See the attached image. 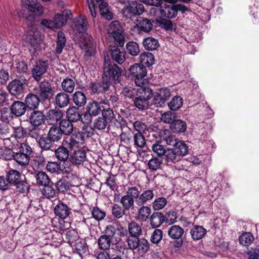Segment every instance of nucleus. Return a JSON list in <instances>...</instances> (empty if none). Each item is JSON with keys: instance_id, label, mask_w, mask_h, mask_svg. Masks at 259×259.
I'll use <instances>...</instances> for the list:
<instances>
[{"instance_id": "23", "label": "nucleus", "mask_w": 259, "mask_h": 259, "mask_svg": "<svg viewBox=\"0 0 259 259\" xmlns=\"http://www.w3.org/2000/svg\"><path fill=\"white\" fill-rule=\"evenodd\" d=\"M40 101L41 100H40L36 94H29L26 97L24 103L26 107L34 110L37 109Z\"/></svg>"}, {"instance_id": "37", "label": "nucleus", "mask_w": 259, "mask_h": 259, "mask_svg": "<svg viewBox=\"0 0 259 259\" xmlns=\"http://www.w3.org/2000/svg\"><path fill=\"white\" fill-rule=\"evenodd\" d=\"M36 184L39 186H44L49 184L50 179L48 175L44 171H39L34 174Z\"/></svg>"}, {"instance_id": "63", "label": "nucleus", "mask_w": 259, "mask_h": 259, "mask_svg": "<svg viewBox=\"0 0 259 259\" xmlns=\"http://www.w3.org/2000/svg\"><path fill=\"white\" fill-rule=\"evenodd\" d=\"M167 202V200L164 197H158L153 201L152 203L153 208L155 210H160L164 207Z\"/></svg>"}, {"instance_id": "20", "label": "nucleus", "mask_w": 259, "mask_h": 259, "mask_svg": "<svg viewBox=\"0 0 259 259\" xmlns=\"http://www.w3.org/2000/svg\"><path fill=\"white\" fill-rule=\"evenodd\" d=\"M70 15L69 10H65L61 14H57L53 18L57 29L60 28L65 25L69 19Z\"/></svg>"}, {"instance_id": "36", "label": "nucleus", "mask_w": 259, "mask_h": 259, "mask_svg": "<svg viewBox=\"0 0 259 259\" xmlns=\"http://www.w3.org/2000/svg\"><path fill=\"white\" fill-rule=\"evenodd\" d=\"M164 215L160 212L153 213L150 218V224L154 228L159 227L164 221Z\"/></svg>"}, {"instance_id": "46", "label": "nucleus", "mask_w": 259, "mask_h": 259, "mask_svg": "<svg viewBox=\"0 0 259 259\" xmlns=\"http://www.w3.org/2000/svg\"><path fill=\"white\" fill-rule=\"evenodd\" d=\"M172 131L176 133H182L186 131L187 125L185 121L181 120H174L170 124Z\"/></svg>"}, {"instance_id": "27", "label": "nucleus", "mask_w": 259, "mask_h": 259, "mask_svg": "<svg viewBox=\"0 0 259 259\" xmlns=\"http://www.w3.org/2000/svg\"><path fill=\"white\" fill-rule=\"evenodd\" d=\"M26 109V107L25 103L19 101H14L11 106V110L14 116L17 117H19L24 114Z\"/></svg>"}, {"instance_id": "15", "label": "nucleus", "mask_w": 259, "mask_h": 259, "mask_svg": "<svg viewBox=\"0 0 259 259\" xmlns=\"http://www.w3.org/2000/svg\"><path fill=\"white\" fill-rule=\"evenodd\" d=\"M164 156V160L167 165L175 166L182 160L181 157L176 153V150L172 148L166 149Z\"/></svg>"}, {"instance_id": "24", "label": "nucleus", "mask_w": 259, "mask_h": 259, "mask_svg": "<svg viewBox=\"0 0 259 259\" xmlns=\"http://www.w3.org/2000/svg\"><path fill=\"white\" fill-rule=\"evenodd\" d=\"M54 212L56 215L60 219H65L69 216L70 209L66 204L60 203L55 206Z\"/></svg>"}, {"instance_id": "12", "label": "nucleus", "mask_w": 259, "mask_h": 259, "mask_svg": "<svg viewBox=\"0 0 259 259\" xmlns=\"http://www.w3.org/2000/svg\"><path fill=\"white\" fill-rule=\"evenodd\" d=\"M153 28L151 21L143 17H140L137 20V22L133 26V29L138 33L142 32H149Z\"/></svg>"}, {"instance_id": "61", "label": "nucleus", "mask_w": 259, "mask_h": 259, "mask_svg": "<svg viewBox=\"0 0 259 259\" xmlns=\"http://www.w3.org/2000/svg\"><path fill=\"white\" fill-rule=\"evenodd\" d=\"M138 94V89H135L131 87H125L123 89L121 92V94L126 98L132 99L133 100L137 96Z\"/></svg>"}, {"instance_id": "51", "label": "nucleus", "mask_w": 259, "mask_h": 259, "mask_svg": "<svg viewBox=\"0 0 259 259\" xmlns=\"http://www.w3.org/2000/svg\"><path fill=\"white\" fill-rule=\"evenodd\" d=\"M44 129L43 126H32L31 127L28 128L27 134L29 137L37 140L41 136H42L41 134L44 131Z\"/></svg>"}, {"instance_id": "28", "label": "nucleus", "mask_w": 259, "mask_h": 259, "mask_svg": "<svg viewBox=\"0 0 259 259\" xmlns=\"http://www.w3.org/2000/svg\"><path fill=\"white\" fill-rule=\"evenodd\" d=\"M154 193L152 190H146L142 193L140 192L138 203V206H142L150 202L154 198Z\"/></svg>"}, {"instance_id": "43", "label": "nucleus", "mask_w": 259, "mask_h": 259, "mask_svg": "<svg viewBox=\"0 0 259 259\" xmlns=\"http://www.w3.org/2000/svg\"><path fill=\"white\" fill-rule=\"evenodd\" d=\"M135 202L132 198H130L128 195H124L122 196L119 200V202L122 206L126 210H133L135 207Z\"/></svg>"}, {"instance_id": "35", "label": "nucleus", "mask_w": 259, "mask_h": 259, "mask_svg": "<svg viewBox=\"0 0 259 259\" xmlns=\"http://www.w3.org/2000/svg\"><path fill=\"white\" fill-rule=\"evenodd\" d=\"M62 133L59 126L52 125L48 133L47 136L54 142L59 141L62 137Z\"/></svg>"}, {"instance_id": "29", "label": "nucleus", "mask_w": 259, "mask_h": 259, "mask_svg": "<svg viewBox=\"0 0 259 259\" xmlns=\"http://www.w3.org/2000/svg\"><path fill=\"white\" fill-rule=\"evenodd\" d=\"M177 12L176 6L172 4L161 6L160 8L161 15L168 18L175 17L177 15Z\"/></svg>"}, {"instance_id": "40", "label": "nucleus", "mask_w": 259, "mask_h": 259, "mask_svg": "<svg viewBox=\"0 0 259 259\" xmlns=\"http://www.w3.org/2000/svg\"><path fill=\"white\" fill-rule=\"evenodd\" d=\"M6 178L11 186L19 182L21 180V175L20 173L16 170L11 169L7 173Z\"/></svg>"}, {"instance_id": "19", "label": "nucleus", "mask_w": 259, "mask_h": 259, "mask_svg": "<svg viewBox=\"0 0 259 259\" xmlns=\"http://www.w3.org/2000/svg\"><path fill=\"white\" fill-rule=\"evenodd\" d=\"M111 82L106 80L103 78V80L99 82H92L90 88L94 93L105 92L109 90Z\"/></svg>"}, {"instance_id": "22", "label": "nucleus", "mask_w": 259, "mask_h": 259, "mask_svg": "<svg viewBox=\"0 0 259 259\" xmlns=\"http://www.w3.org/2000/svg\"><path fill=\"white\" fill-rule=\"evenodd\" d=\"M185 231L183 228L179 225H174L168 228L167 234L170 238L173 240L182 239L184 234Z\"/></svg>"}, {"instance_id": "6", "label": "nucleus", "mask_w": 259, "mask_h": 259, "mask_svg": "<svg viewBox=\"0 0 259 259\" xmlns=\"http://www.w3.org/2000/svg\"><path fill=\"white\" fill-rule=\"evenodd\" d=\"M153 96L152 91L148 87L138 89V94L133 100L135 106L139 109L143 110L148 106V100Z\"/></svg>"}, {"instance_id": "33", "label": "nucleus", "mask_w": 259, "mask_h": 259, "mask_svg": "<svg viewBox=\"0 0 259 259\" xmlns=\"http://www.w3.org/2000/svg\"><path fill=\"white\" fill-rule=\"evenodd\" d=\"M77 149H74L71 155L72 162L76 164H80L86 160V153L84 150Z\"/></svg>"}, {"instance_id": "56", "label": "nucleus", "mask_w": 259, "mask_h": 259, "mask_svg": "<svg viewBox=\"0 0 259 259\" xmlns=\"http://www.w3.org/2000/svg\"><path fill=\"white\" fill-rule=\"evenodd\" d=\"M254 238L250 232H245L242 234L239 237L240 243L245 246L250 245L253 241Z\"/></svg>"}, {"instance_id": "48", "label": "nucleus", "mask_w": 259, "mask_h": 259, "mask_svg": "<svg viewBox=\"0 0 259 259\" xmlns=\"http://www.w3.org/2000/svg\"><path fill=\"white\" fill-rule=\"evenodd\" d=\"M128 229L130 236L139 237L142 234L141 226L136 222H132L130 223Z\"/></svg>"}, {"instance_id": "60", "label": "nucleus", "mask_w": 259, "mask_h": 259, "mask_svg": "<svg viewBox=\"0 0 259 259\" xmlns=\"http://www.w3.org/2000/svg\"><path fill=\"white\" fill-rule=\"evenodd\" d=\"M138 244V248L136 249L140 254H144L149 251L150 244L145 238H140Z\"/></svg>"}, {"instance_id": "41", "label": "nucleus", "mask_w": 259, "mask_h": 259, "mask_svg": "<svg viewBox=\"0 0 259 259\" xmlns=\"http://www.w3.org/2000/svg\"><path fill=\"white\" fill-rule=\"evenodd\" d=\"M139 60L142 65H145L150 66L154 63V57L153 54L149 52H144L139 57Z\"/></svg>"}, {"instance_id": "11", "label": "nucleus", "mask_w": 259, "mask_h": 259, "mask_svg": "<svg viewBox=\"0 0 259 259\" xmlns=\"http://www.w3.org/2000/svg\"><path fill=\"white\" fill-rule=\"evenodd\" d=\"M82 49L85 50V56H91L95 52L96 45L92 37L88 33L83 34V39L80 43Z\"/></svg>"}, {"instance_id": "9", "label": "nucleus", "mask_w": 259, "mask_h": 259, "mask_svg": "<svg viewBox=\"0 0 259 259\" xmlns=\"http://www.w3.org/2000/svg\"><path fill=\"white\" fill-rule=\"evenodd\" d=\"M144 10L143 4L136 1H131L127 6L122 9V14L123 17L126 19H131L136 15H141Z\"/></svg>"}, {"instance_id": "59", "label": "nucleus", "mask_w": 259, "mask_h": 259, "mask_svg": "<svg viewBox=\"0 0 259 259\" xmlns=\"http://www.w3.org/2000/svg\"><path fill=\"white\" fill-rule=\"evenodd\" d=\"M126 49L128 53L133 56H136L140 53L139 45L134 41L128 42L126 45Z\"/></svg>"}, {"instance_id": "21", "label": "nucleus", "mask_w": 259, "mask_h": 259, "mask_svg": "<svg viewBox=\"0 0 259 259\" xmlns=\"http://www.w3.org/2000/svg\"><path fill=\"white\" fill-rule=\"evenodd\" d=\"M112 60L119 64H122L125 59V52L121 51L117 47H112L110 50Z\"/></svg>"}, {"instance_id": "38", "label": "nucleus", "mask_w": 259, "mask_h": 259, "mask_svg": "<svg viewBox=\"0 0 259 259\" xmlns=\"http://www.w3.org/2000/svg\"><path fill=\"white\" fill-rule=\"evenodd\" d=\"M73 102L78 107H83L87 102V98L84 94L80 91H77L72 96Z\"/></svg>"}, {"instance_id": "2", "label": "nucleus", "mask_w": 259, "mask_h": 259, "mask_svg": "<svg viewBox=\"0 0 259 259\" xmlns=\"http://www.w3.org/2000/svg\"><path fill=\"white\" fill-rule=\"evenodd\" d=\"M23 39L26 46L28 47L29 51L35 56L40 49L41 39L36 27L33 24H31L23 36Z\"/></svg>"}, {"instance_id": "1", "label": "nucleus", "mask_w": 259, "mask_h": 259, "mask_svg": "<svg viewBox=\"0 0 259 259\" xmlns=\"http://www.w3.org/2000/svg\"><path fill=\"white\" fill-rule=\"evenodd\" d=\"M84 142L82 134L78 132L72 134L63 140L62 145L55 150L56 158L60 161H66L69 157V152L78 149L83 145Z\"/></svg>"}, {"instance_id": "17", "label": "nucleus", "mask_w": 259, "mask_h": 259, "mask_svg": "<svg viewBox=\"0 0 259 259\" xmlns=\"http://www.w3.org/2000/svg\"><path fill=\"white\" fill-rule=\"evenodd\" d=\"M69 103V96L62 92L58 93L56 95L53 101L54 105L60 109L66 107Z\"/></svg>"}, {"instance_id": "42", "label": "nucleus", "mask_w": 259, "mask_h": 259, "mask_svg": "<svg viewBox=\"0 0 259 259\" xmlns=\"http://www.w3.org/2000/svg\"><path fill=\"white\" fill-rule=\"evenodd\" d=\"M86 109L89 114L92 116L97 115L101 111V107L99 103L95 101L89 102Z\"/></svg>"}, {"instance_id": "54", "label": "nucleus", "mask_w": 259, "mask_h": 259, "mask_svg": "<svg viewBox=\"0 0 259 259\" xmlns=\"http://www.w3.org/2000/svg\"><path fill=\"white\" fill-rule=\"evenodd\" d=\"M183 99L179 96H175L168 103L169 109L173 111L178 110L183 105Z\"/></svg>"}, {"instance_id": "16", "label": "nucleus", "mask_w": 259, "mask_h": 259, "mask_svg": "<svg viewBox=\"0 0 259 259\" xmlns=\"http://www.w3.org/2000/svg\"><path fill=\"white\" fill-rule=\"evenodd\" d=\"M63 115L64 113L62 110L54 109L49 110L46 118L50 124L55 125L63 119Z\"/></svg>"}, {"instance_id": "34", "label": "nucleus", "mask_w": 259, "mask_h": 259, "mask_svg": "<svg viewBox=\"0 0 259 259\" xmlns=\"http://www.w3.org/2000/svg\"><path fill=\"white\" fill-rule=\"evenodd\" d=\"M54 142L49 137L41 136L37 141L39 147L44 150H52L54 149Z\"/></svg>"}, {"instance_id": "32", "label": "nucleus", "mask_w": 259, "mask_h": 259, "mask_svg": "<svg viewBox=\"0 0 259 259\" xmlns=\"http://www.w3.org/2000/svg\"><path fill=\"white\" fill-rule=\"evenodd\" d=\"M63 134L69 135L73 131V124L72 122L67 119H63L59 122V126Z\"/></svg>"}, {"instance_id": "30", "label": "nucleus", "mask_w": 259, "mask_h": 259, "mask_svg": "<svg viewBox=\"0 0 259 259\" xmlns=\"http://www.w3.org/2000/svg\"><path fill=\"white\" fill-rule=\"evenodd\" d=\"M206 233V229L201 226L195 225L190 231L191 237L194 241H197L202 239Z\"/></svg>"}, {"instance_id": "7", "label": "nucleus", "mask_w": 259, "mask_h": 259, "mask_svg": "<svg viewBox=\"0 0 259 259\" xmlns=\"http://www.w3.org/2000/svg\"><path fill=\"white\" fill-rule=\"evenodd\" d=\"M35 93L41 101H50L54 96L55 91L51 83L47 79L41 81L37 87L34 88Z\"/></svg>"}, {"instance_id": "14", "label": "nucleus", "mask_w": 259, "mask_h": 259, "mask_svg": "<svg viewBox=\"0 0 259 259\" xmlns=\"http://www.w3.org/2000/svg\"><path fill=\"white\" fill-rule=\"evenodd\" d=\"M89 26L85 16L81 15L74 19L71 25L72 28L78 33H84Z\"/></svg>"}, {"instance_id": "55", "label": "nucleus", "mask_w": 259, "mask_h": 259, "mask_svg": "<svg viewBox=\"0 0 259 259\" xmlns=\"http://www.w3.org/2000/svg\"><path fill=\"white\" fill-rule=\"evenodd\" d=\"M152 151L155 155L160 157L164 155L166 149L160 142L156 141L152 146Z\"/></svg>"}, {"instance_id": "39", "label": "nucleus", "mask_w": 259, "mask_h": 259, "mask_svg": "<svg viewBox=\"0 0 259 259\" xmlns=\"http://www.w3.org/2000/svg\"><path fill=\"white\" fill-rule=\"evenodd\" d=\"M174 150L182 158L188 153L189 148L187 145L183 141L179 140L175 146H174Z\"/></svg>"}, {"instance_id": "18", "label": "nucleus", "mask_w": 259, "mask_h": 259, "mask_svg": "<svg viewBox=\"0 0 259 259\" xmlns=\"http://www.w3.org/2000/svg\"><path fill=\"white\" fill-rule=\"evenodd\" d=\"M24 6L31 11L35 13L38 16L44 13L43 6L37 0H22Z\"/></svg>"}, {"instance_id": "49", "label": "nucleus", "mask_w": 259, "mask_h": 259, "mask_svg": "<svg viewBox=\"0 0 259 259\" xmlns=\"http://www.w3.org/2000/svg\"><path fill=\"white\" fill-rule=\"evenodd\" d=\"M163 133L164 135L161 136L162 139L167 145L174 147L179 140L174 135L170 134L168 130L163 131Z\"/></svg>"}, {"instance_id": "58", "label": "nucleus", "mask_w": 259, "mask_h": 259, "mask_svg": "<svg viewBox=\"0 0 259 259\" xmlns=\"http://www.w3.org/2000/svg\"><path fill=\"white\" fill-rule=\"evenodd\" d=\"M65 44L66 38L64 33L62 31H59L58 32L57 46L56 48V52L57 54H60L62 53Z\"/></svg>"}, {"instance_id": "52", "label": "nucleus", "mask_w": 259, "mask_h": 259, "mask_svg": "<svg viewBox=\"0 0 259 259\" xmlns=\"http://www.w3.org/2000/svg\"><path fill=\"white\" fill-rule=\"evenodd\" d=\"M140 192L137 187L132 186L127 188L125 195H128L130 198H132L135 201L136 204L138 205Z\"/></svg>"}, {"instance_id": "25", "label": "nucleus", "mask_w": 259, "mask_h": 259, "mask_svg": "<svg viewBox=\"0 0 259 259\" xmlns=\"http://www.w3.org/2000/svg\"><path fill=\"white\" fill-rule=\"evenodd\" d=\"M66 118L71 122H77L81 118L82 115L79 108L75 106L70 107L66 112Z\"/></svg>"}, {"instance_id": "5", "label": "nucleus", "mask_w": 259, "mask_h": 259, "mask_svg": "<svg viewBox=\"0 0 259 259\" xmlns=\"http://www.w3.org/2000/svg\"><path fill=\"white\" fill-rule=\"evenodd\" d=\"M130 74L135 78V84L139 88L146 87L148 84L147 69L143 65L135 64L130 69Z\"/></svg>"}, {"instance_id": "50", "label": "nucleus", "mask_w": 259, "mask_h": 259, "mask_svg": "<svg viewBox=\"0 0 259 259\" xmlns=\"http://www.w3.org/2000/svg\"><path fill=\"white\" fill-rule=\"evenodd\" d=\"M143 44L145 48L148 50H154L157 49L159 46L158 40L151 37L144 39Z\"/></svg>"}, {"instance_id": "62", "label": "nucleus", "mask_w": 259, "mask_h": 259, "mask_svg": "<svg viewBox=\"0 0 259 259\" xmlns=\"http://www.w3.org/2000/svg\"><path fill=\"white\" fill-rule=\"evenodd\" d=\"M42 190V194L46 197L51 199L54 197L57 193V191L51 185L49 184L44 186Z\"/></svg>"}, {"instance_id": "64", "label": "nucleus", "mask_w": 259, "mask_h": 259, "mask_svg": "<svg viewBox=\"0 0 259 259\" xmlns=\"http://www.w3.org/2000/svg\"><path fill=\"white\" fill-rule=\"evenodd\" d=\"M126 210L117 204H114L112 207V213L114 217L120 219L125 214Z\"/></svg>"}, {"instance_id": "8", "label": "nucleus", "mask_w": 259, "mask_h": 259, "mask_svg": "<svg viewBox=\"0 0 259 259\" xmlns=\"http://www.w3.org/2000/svg\"><path fill=\"white\" fill-rule=\"evenodd\" d=\"M27 85L26 79L24 77H19L9 81L7 84L6 89L12 96L18 98L24 94Z\"/></svg>"}, {"instance_id": "26", "label": "nucleus", "mask_w": 259, "mask_h": 259, "mask_svg": "<svg viewBox=\"0 0 259 259\" xmlns=\"http://www.w3.org/2000/svg\"><path fill=\"white\" fill-rule=\"evenodd\" d=\"M11 157L19 165L23 167L28 165L30 160V157L27 156V154L22 153L20 151L16 153L13 152Z\"/></svg>"}, {"instance_id": "47", "label": "nucleus", "mask_w": 259, "mask_h": 259, "mask_svg": "<svg viewBox=\"0 0 259 259\" xmlns=\"http://www.w3.org/2000/svg\"><path fill=\"white\" fill-rule=\"evenodd\" d=\"M61 87L63 92L66 94L67 93H72L74 90L75 82L72 79L66 78L62 82Z\"/></svg>"}, {"instance_id": "57", "label": "nucleus", "mask_w": 259, "mask_h": 259, "mask_svg": "<svg viewBox=\"0 0 259 259\" xmlns=\"http://www.w3.org/2000/svg\"><path fill=\"white\" fill-rule=\"evenodd\" d=\"M74 250L80 257H82V255L88 252V247L84 241H78L74 245Z\"/></svg>"}, {"instance_id": "44", "label": "nucleus", "mask_w": 259, "mask_h": 259, "mask_svg": "<svg viewBox=\"0 0 259 259\" xmlns=\"http://www.w3.org/2000/svg\"><path fill=\"white\" fill-rule=\"evenodd\" d=\"M140 208L138 211V219L142 222L146 221L151 213V208L147 206H139Z\"/></svg>"}, {"instance_id": "53", "label": "nucleus", "mask_w": 259, "mask_h": 259, "mask_svg": "<svg viewBox=\"0 0 259 259\" xmlns=\"http://www.w3.org/2000/svg\"><path fill=\"white\" fill-rule=\"evenodd\" d=\"M162 163L163 159L161 158L154 157L149 160L148 165L150 169L155 171L161 169Z\"/></svg>"}, {"instance_id": "3", "label": "nucleus", "mask_w": 259, "mask_h": 259, "mask_svg": "<svg viewBox=\"0 0 259 259\" xmlns=\"http://www.w3.org/2000/svg\"><path fill=\"white\" fill-rule=\"evenodd\" d=\"M122 70L120 67L113 63L109 59H105L103 78L106 80L119 83L122 77Z\"/></svg>"}, {"instance_id": "10", "label": "nucleus", "mask_w": 259, "mask_h": 259, "mask_svg": "<svg viewBox=\"0 0 259 259\" xmlns=\"http://www.w3.org/2000/svg\"><path fill=\"white\" fill-rule=\"evenodd\" d=\"M48 61L39 60L33 66L31 74L37 81H40L42 75L47 72L49 67Z\"/></svg>"}, {"instance_id": "13", "label": "nucleus", "mask_w": 259, "mask_h": 259, "mask_svg": "<svg viewBox=\"0 0 259 259\" xmlns=\"http://www.w3.org/2000/svg\"><path fill=\"white\" fill-rule=\"evenodd\" d=\"M29 122L33 126H44L46 118L41 111L34 110L29 114Z\"/></svg>"}, {"instance_id": "45", "label": "nucleus", "mask_w": 259, "mask_h": 259, "mask_svg": "<svg viewBox=\"0 0 259 259\" xmlns=\"http://www.w3.org/2000/svg\"><path fill=\"white\" fill-rule=\"evenodd\" d=\"M134 146L136 148L142 149L146 145V140L143 133H137L133 136Z\"/></svg>"}, {"instance_id": "31", "label": "nucleus", "mask_w": 259, "mask_h": 259, "mask_svg": "<svg viewBox=\"0 0 259 259\" xmlns=\"http://www.w3.org/2000/svg\"><path fill=\"white\" fill-rule=\"evenodd\" d=\"M97 243L99 248L104 251L109 250L111 244H114L113 240L103 235L98 238Z\"/></svg>"}, {"instance_id": "4", "label": "nucleus", "mask_w": 259, "mask_h": 259, "mask_svg": "<svg viewBox=\"0 0 259 259\" xmlns=\"http://www.w3.org/2000/svg\"><path fill=\"white\" fill-rule=\"evenodd\" d=\"M90 14L93 18L96 17V5H98L102 17L107 20L113 18V13L110 10L108 4L105 0H87Z\"/></svg>"}]
</instances>
